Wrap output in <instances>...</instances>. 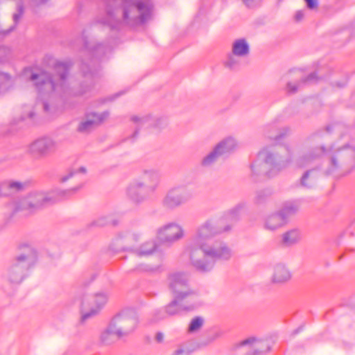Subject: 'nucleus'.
I'll return each instance as SVG.
<instances>
[{
  "label": "nucleus",
  "instance_id": "2eb2a0df",
  "mask_svg": "<svg viewBox=\"0 0 355 355\" xmlns=\"http://www.w3.org/2000/svg\"><path fill=\"white\" fill-rule=\"evenodd\" d=\"M49 66H53L56 72V75L49 81L53 90H58L59 88L62 89L66 80L67 72L71 67L69 62H56L53 59L48 60Z\"/></svg>",
  "mask_w": 355,
  "mask_h": 355
},
{
  "label": "nucleus",
  "instance_id": "20e7f679",
  "mask_svg": "<svg viewBox=\"0 0 355 355\" xmlns=\"http://www.w3.org/2000/svg\"><path fill=\"white\" fill-rule=\"evenodd\" d=\"M232 225H221L220 220L216 218H209L200 224L196 229L192 237V243L194 245L230 246L226 242L221 240H214L213 238L223 232L231 230Z\"/></svg>",
  "mask_w": 355,
  "mask_h": 355
},
{
  "label": "nucleus",
  "instance_id": "79ce46f5",
  "mask_svg": "<svg viewBox=\"0 0 355 355\" xmlns=\"http://www.w3.org/2000/svg\"><path fill=\"white\" fill-rule=\"evenodd\" d=\"M23 15H24L23 6H22V5L19 4V5L17 6V12L13 14V16H12L13 21L15 22V26H14L15 27L18 24L19 20L22 17Z\"/></svg>",
  "mask_w": 355,
  "mask_h": 355
},
{
  "label": "nucleus",
  "instance_id": "2f4dec72",
  "mask_svg": "<svg viewBox=\"0 0 355 355\" xmlns=\"http://www.w3.org/2000/svg\"><path fill=\"white\" fill-rule=\"evenodd\" d=\"M243 58V57L230 51L223 60V64L226 69L234 70L240 67Z\"/></svg>",
  "mask_w": 355,
  "mask_h": 355
},
{
  "label": "nucleus",
  "instance_id": "c756f323",
  "mask_svg": "<svg viewBox=\"0 0 355 355\" xmlns=\"http://www.w3.org/2000/svg\"><path fill=\"white\" fill-rule=\"evenodd\" d=\"M152 116L151 114L134 115L131 117V121L138 128L151 132Z\"/></svg>",
  "mask_w": 355,
  "mask_h": 355
},
{
  "label": "nucleus",
  "instance_id": "3c124183",
  "mask_svg": "<svg viewBox=\"0 0 355 355\" xmlns=\"http://www.w3.org/2000/svg\"><path fill=\"white\" fill-rule=\"evenodd\" d=\"M164 335L163 333H162V332L157 333V334L155 336V340L157 343H162L164 340Z\"/></svg>",
  "mask_w": 355,
  "mask_h": 355
},
{
  "label": "nucleus",
  "instance_id": "c03bdc74",
  "mask_svg": "<svg viewBox=\"0 0 355 355\" xmlns=\"http://www.w3.org/2000/svg\"><path fill=\"white\" fill-rule=\"evenodd\" d=\"M248 8H254L260 4L261 0H242Z\"/></svg>",
  "mask_w": 355,
  "mask_h": 355
},
{
  "label": "nucleus",
  "instance_id": "37998d69",
  "mask_svg": "<svg viewBox=\"0 0 355 355\" xmlns=\"http://www.w3.org/2000/svg\"><path fill=\"white\" fill-rule=\"evenodd\" d=\"M305 15H306L305 10H297L293 15V20L296 23H300L304 19Z\"/></svg>",
  "mask_w": 355,
  "mask_h": 355
},
{
  "label": "nucleus",
  "instance_id": "c9c22d12",
  "mask_svg": "<svg viewBox=\"0 0 355 355\" xmlns=\"http://www.w3.org/2000/svg\"><path fill=\"white\" fill-rule=\"evenodd\" d=\"M115 329L112 327V324L110 322L109 326L101 332L100 336V340L104 345H110L114 341L116 338V334Z\"/></svg>",
  "mask_w": 355,
  "mask_h": 355
},
{
  "label": "nucleus",
  "instance_id": "4468645a",
  "mask_svg": "<svg viewBox=\"0 0 355 355\" xmlns=\"http://www.w3.org/2000/svg\"><path fill=\"white\" fill-rule=\"evenodd\" d=\"M109 116L108 111L87 113L79 123L77 130L80 132L87 133L107 120Z\"/></svg>",
  "mask_w": 355,
  "mask_h": 355
},
{
  "label": "nucleus",
  "instance_id": "49530a36",
  "mask_svg": "<svg viewBox=\"0 0 355 355\" xmlns=\"http://www.w3.org/2000/svg\"><path fill=\"white\" fill-rule=\"evenodd\" d=\"M299 83H288L287 85V90L290 93H295L299 87Z\"/></svg>",
  "mask_w": 355,
  "mask_h": 355
},
{
  "label": "nucleus",
  "instance_id": "052dcab7",
  "mask_svg": "<svg viewBox=\"0 0 355 355\" xmlns=\"http://www.w3.org/2000/svg\"><path fill=\"white\" fill-rule=\"evenodd\" d=\"M33 115H34V114H33V113H30V114H29V117L32 118V117H33Z\"/></svg>",
  "mask_w": 355,
  "mask_h": 355
},
{
  "label": "nucleus",
  "instance_id": "72a5a7b5",
  "mask_svg": "<svg viewBox=\"0 0 355 355\" xmlns=\"http://www.w3.org/2000/svg\"><path fill=\"white\" fill-rule=\"evenodd\" d=\"M220 156H222L221 153L214 146L211 151L202 157L200 164L204 167L211 166L218 162Z\"/></svg>",
  "mask_w": 355,
  "mask_h": 355
},
{
  "label": "nucleus",
  "instance_id": "f257e3e1",
  "mask_svg": "<svg viewBox=\"0 0 355 355\" xmlns=\"http://www.w3.org/2000/svg\"><path fill=\"white\" fill-rule=\"evenodd\" d=\"M151 9L150 3L140 0H109L106 7L107 19L105 23L111 25L114 21L136 26L150 17Z\"/></svg>",
  "mask_w": 355,
  "mask_h": 355
},
{
  "label": "nucleus",
  "instance_id": "603ef678",
  "mask_svg": "<svg viewBox=\"0 0 355 355\" xmlns=\"http://www.w3.org/2000/svg\"><path fill=\"white\" fill-rule=\"evenodd\" d=\"M46 252L48 253V256L51 259H53L56 257H58L59 256V253L58 252H50V249L49 248H48L47 250H46Z\"/></svg>",
  "mask_w": 355,
  "mask_h": 355
},
{
  "label": "nucleus",
  "instance_id": "13d9d810",
  "mask_svg": "<svg viewBox=\"0 0 355 355\" xmlns=\"http://www.w3.org/2000/svg\"><path fill=\"white\" fill-rule=\"evenodd\" d=\"M40 104L42 105V108H44V101L43 100H41L40 101Z\"/></svg>",
  "mask_w": 355,
  "mask_h": 355
},
{
  "label": "nucleus",
  "instance_id": "f3484780",
  "mask_svg": "<svg viewBox=\"0 0 355 355\" xmlns=\"http://www.w3.org/2000/svg\"><path fill=\"white\" fill-rule=\"evenodd\" d=\"M152 193L143 184V182H140L138 179L130 182L126 189L127 196L135 203L146 200Z\"/></svg>",
  "mask_w": 355,
  "mask_h": 355
},
{
  "label": "nucleus",
  "instance_id": "4d7b16f0",
  "mask_svg": "<svg viewBox=\"0 0 355 355\" xmlns=\"http://www.w3.org/2000/svg\"><path fill=\"white\" fill-rule=\"evenodd\" d=\"M347 83V81L346 80H344L341 84H338L337 86L339 87H342L343 86H345Z\"/></svg>",
  "mask_w": 355,
  "mask_h": 355
},
{
  "label": "nucleus",
  "instance_id": "7c9ffc66",
  "mask_svg": "<svg viewBox=\"0 0 355 355\" xmlns=\"http://www.w3.org/2000/svg\"><path fill=\"white\" fill-rule=\"evenodd\" d=\"M318 179V172L313 168L306 171L301 178L300 182L303 187L311 188L315 186Z\"/></svg>",
  "mask_w": 355,
  "mask_h": 355
},
{
  "label": "nucleus",
  "instance_id": "a211bd4d",
  "mask_svg": "<svg viewBox=\"0 0 355 355\" xmlns=\"http://www.w3.org/2000/svg\"><path fill=\"white\" fill-rule=\"evenodd\" d=\"M27 188L25 182L8 179L0 182V197H12L24 191Z\"/></svg>",
  "mask_w": 355,
  "mask_h": 355
},
{
  "label": "nucleus",
  "instance_id": "c85d7f7f",
  "mask_svg": "<svg viewBox=\"0 0 355 355\" xmlns=\"http://www.w3.org/2000/svg\"><path fill=\"white\" fill-rule=\"evenodd\" d=\"M28 152L33 159L42 157L44 153V139L40 137L33 141L29 146Z\"/></svg>",
  "mask_w": 355,
  "mask_h": 355
},
{
  "label": "nucleus",
  "instance_id": "de8ad7c7",
  "mask_svg": "<svg viewBox=\"0 0 355 355\" xmlns=\"http://www.w3.org/2000/svg\"><path fill=\"white\" fill-rule=\"evenodd\" d=\"M304 1L309 9H315L318 8V4L317 0H304Z\"/></svg>",
  "mask_w": 355,
  "mask_h": 355
},
{
  "label": "nucleus",
  "instance_id": "f704fd0d",
  "mask_svg": "<svg viewBox=\"0 0 355 355\" xmlns=\"http://www.w3.org/2000/svg\"><path fill=\"white\" fill-rule=\"evenodd\" d=\"M300 205L297 201H288L283 205L279 211L284 216L285 220L287 221V218L295 214L298 211Z\"/></svg>",
  "mask_w": 355,
  "mask_h": 355
},
{
  "label": "nucleus",
  "instance_id": "1a4fd4ad",
  "mask_svg": "<svg viewBox=\"0 0 355 355\" xmlns=\"http://www.w3.org/2000/svg\"><path fill=\"white\" fill-rule=\"evenodd\" d=\"M109 293L101 291L83 297L81 302V319L85 321L98 314L109 300Z\"/></svg>",
  "mask_w": 355,
  "mask_h": 355
},
{
  "label": "nucleus",
  "instance_id": "7ed1b4c3",
  "mask_svg": "<svg viewBox=\"0 0 355 355\" xmlns=\"http://www.w3.org/2000/svg\"><path fill=\"white\" fill-rule=\"evenodd\" d=\"M291 162V157H284L279 153L263 148L259 153L257 159L251 165V170L254 175L272 176L286 168Z\"/></svg>",
  "mask_w": 355,
  "mask_h": 355
},
{
  "label": "nucleus",
  "instance_id": "bb28decb",
  "mask_svg": "<svg viewBox=\"0 0 355 355\" xmlns=\"http://www.w3.org/2000/svg\"><path fill=\"white\" fill-rule=\"evenodd\" d=\"M222 155L234 152L238 148V141L233 137H227L214 146Z\"/></svg>",
  "mask_w": 355,
  "mask_h": 355
},
{
  "label": "nucleus",
  "instance_id": "473e14b6",
  "mask_svg": "<svg viewBox=\"0 0 355 355\" xmlns=\"http://www.w3.org/2000/svg\"><path fill=\"white\" fill-rule=\"evenodd\" d=\"M282 243L287 246L297 243L301 239V234L298 230L293 229L284 233L282 236Z\"/></svg>",
  "mask_w": 355,
  "mask_h": 355
},
{
  "label": "nucleus",
  "instance_id": "aec40b11",
  "mask_svg": "<svg viewBox=\"0 0 355 355\" xmlns=\"http://www.w3.org/2000/svg\"><path fill=\"white\" fill-rule=\"evenodd\" d=\"M140 182L147 187L148 190L153 193L157 190L160 182L159 172L155 168H144L142 170L140 178L138 179Z\"/></svg>",
  "mask_w": 355,
  "mask_h": 355
},
{
  "label": "nucleus",
  "instance_id": "cd10ccee",
  "mask_svg": "<svg viewBox=\"0 0 355 355\" xmlns=\"http://www.w3.org/2000/svg\"><path fill=\"white\" fill-rule=\"evenodd\" d=\"M77 189H72L69 190H59V189H53L49 191L46 194V203L49 202L51 204L58 202L66 197L69 196L71 193H74Z\"/></svg>",
  "mask_w": 355,
  "mask_h": 355
},
{
  "label": "nucleus",
  "instance_id": "b1692460",
  "mask_svg": "<svg viewBox=\"0 0 355 355\" xmlns=\"http://www.w3.org/2000/svg\"><path fill=\"white\" fill-rule=\"evenodd\" d=\"M291 275L284 264L277 263L273 268L271 281L275 284H282L288 281Z\"/></svg>",
  "mask_w": 355,
  "mask_h": 355
},
{
  "label": "nucleus",
  "instance_id": "f03ea898",
  "mask_svg": "<svg viewBox=\"0 0 355 355\" xmlns=\"http://www.w3.org/2000/svg\"><path fill=\"white\" fill-rule=\"evenodd\" d=\"M189 264L196 270L200 272L211 271L216 261H229L234 256V252L231 246L201 245L191 243L186 248Z\"/></svg>",
  "mask_w": 355,
  "mask_h": 355
},
{
  "label": "nucleus",
  "instance_id": "a18cd8bd",
  "mask_svg": "<svg viewBox=\"0 0 355 355\" xmlns=\"http://www.w3.org/2000/svg\"><path fill=\"white\" fill-rule=\"evenodd\" d=\"M75 172L73 171H69L66 173V174L62 175V177L60 179V181L62 183L66 182L67 180H69L70 178H71Z\"/></svg>",
  "mask_w": 355,
  "mask_h": 355
},
{
  "label": "nucleus",
  "instance_id": "a19ab883",
  "mask_svg": "<svg viewBox=\"0 0 355 355\" xmlns=\"http://www.w3.org/2000/svg\"><path fill=\"white\" fill-rule=\"evenodd\" d=\"M204 320L200 317L193 318L189 324V331H198L203 325Z\"/></svg>",
  "mask_w": 355,
  "mask_h": 355
},
{
  "label": "nucleus",
  "instance_id": "dca6fc26",
  "mask_svg": "<svg viewBox=\"0 0 355 355\" xmlns=\"http://www.w3.org/2000/svg\"><path fill=\"white\" fill-rule=\"evenodd\" d=\"M313 140V137H309L305 141L303 145L304 151L295 162V164L297 167L303 168L309 166L313 160L324 153L322 148L311 146Z\"/></svg>",
  "mask_w": 355,
  "mask_h": 355
},
{
  "label": "nucleus",
  "instance_id": "5fc2aeb1",
  "mask_svg": "<svg viewBox=\"0 0 355 355\" xmlns=\"http://www.w3.org/2000/svg\"><path fill=\"white\" fill-rule=\"evenodd\" d=\"M78 171L80 173H85L87 172V169L85 167L81 166L78 168Z\"/></svg>",
  "mask_w": 355,
  "mask_h": 355
},
{
  "label": "nucleus",
  "instance_id": "4c0bfd02",
  "mask_svg": "<svg viewBox=\"0 0 355 355\" xmlns=\"http://www.w3.org/2000/svg\"><path fill=\"white\" fill-rule=\"evenodd\" d=\"M168 125L166 117L153 116H152V132H158L164 129Z\"/></svg>",
  "mask_w": 355,
  "mask_h": 355
},
{
  "label": "nucleus",
  "instance_id": "ea45409f",
  "mask_svg": "<svg viewBox=\"0 0 355 355\" xmlns=\"http://www.w3.org/2000/svg\"><path fill=\"white\" fill-rule=\"evenodd\" d=\"M11 78L6 73H0V92L6 91L10 85Z\"/></svg>",
  "mask_w": 355,
  "mask_h": 355
},
{
  "label": "nucleus",
  "instance_id": "6e6552de",
  "mask_svg": "<svg viewBox=\"0 0 355 355\" xmlns=\"http://www.w3.org/2000/svg\"><path fill=\"white\" fill-rule=\"evenodd\" d=\"M141 237L138 231L130 230L121 232L119 234V239L121 241L123 250L129 252L137 258L146 257L152 255L157 249L156 243L153 241H147L136 246Z\"/></svg>",
  "mask_w": 355,
  "mask_h": 355
},
{
  "label": "nucleus",
  "instance_id": "412c9836",
  "mask_svg": "<svg viewBox=\"0 0 355 355\" xmlns=\"http://www.w3.org/2000/svg\"><path fill=\"white\" fill-rule=\"evenodd\" d=\"M286 223L284 216L278 211L267 214L263 218V226L268 231L275 232L284 227Z\"/></svg>",
  "mask_w": 355,
  "mask_h": 355
},
{
  "label": "nucleus",
  "instance_id": "ddd939ff",
  "mask_svg": "<svg viewBox=\"0 0 355 355\" xmlns=\"http://www.w3.org/2000/svg\"><path fill=\"white\" fill-rule=\"evenodd\" d=\"M12 260L28 270L38 263L39 252L32 245L21 243L17 247V252Z\"/></svg>",
  "mask_w": 355,
  "mask_h": 355
},
{
  "label": "nucleus",
  "instance_id": "0eeeda50",
  "mask_svg": "<svg viewBox=\"0 0 355 355\" xmlns=\"http://www.w3.org/2000/svg\"><path fill=\"white\" fill-rule=\"evenodd\" d=\"M44 204V193L42 191H33L20 200H12L6 203L3 214L8 220L19 211H24L26 216H33L42 209Z\"/></svg>",
  "mask_w": 355,
  "mask_h": 355
},
{
  "label": "nucleus",
  "instance_id": "a878e982",
  "mask_svg": "<svg viewBox=\"0 0 355 355\" xmlns=\"http://www.w3.org/2000/svg\"><path fill=\"white\" fill-rule=\"evenodd\" d=\"M24 76L31 80L36 90L40 94L44 87V73L43 72L36 73L31 69L24 70Z\"/></svg>",
  "mask_w": 355,
  "mask_h": 355
},
{
  "label": "nucleus",
  "instance_id": "39448f33",
  "mask_svg": "<svg viewBox=\"0 0 355 355\" xmlns=\"http://www.w3.org/2000/svg\"><path fill=\"white\" fill-rule=\"evenodd\" d=\"M189 282L188 275L182 272H172L167 278L168 288L173 296L193 301V306L202 305V292L199 288L190 287Z\"/></svg>",
  "mask_w": 355,
  "mask_h": 355
},
{
  "label": "nucleus",
  "instance_id": "6ab92c4d",
  "mask_svg": "<svg viewBox=\"0 0 355 355\" xmlns=\"http://www.w3.org/2000/svg\"><path fill=\"white\" fill-rule=\"evenodd\" d=\"M174 299L164 308L167 316L175 315L182 311H191L200 306H193V301L186 299H178L177 296H173Z\"/></svg>",
  "mask_w": 355,
  "mask_h": 355
},
{
  "label": "nucleus",
  "instance_id": "8fccbe9b",
  "mask_svg": "<svg viewBox=\"0 0 355 355\" xmlns=\"http://www.w3.org/2000/svg\"><path fill=\"white\" fill-rule=\"evenodd\" d=\"M222 334L220 331H216L210 336L209 341H213L221 336Z\"/></svg>",
  "mask_w": 355,
  "mask_h": 355
},
{
  "label": "nucleus",
  "instance_id": "393cba45",
  "mask_svg": "<svg viewBox=\"0 0 355 355\" xmlns=\"http://www.w3.org/2000/svg\"><path fill=\"white\" fill-rule=\"evenodd\" d=\"M231 51L235 53L236 55L246 58L250 52V43L248 40L244 37L235 39L232 42Z\"/></svg>",
  "mask_w": 355,
  "mask_h": 355
},
{
  "label": "nucleus",
  "instance_id": "864d4df0",
  "mask_svg": "<svg viewBox=\"0 0 355 355\" xmlns=\"http://www.w3.org/2000/svg\"><path fill=\"white\" fill-rule=\"evenodd\" d=\"M315 75L314 73L313 74H311L310 76H309V77L307 78H306L305 80H304L302 82L303 83H305V82H309V81H311L313 78H315Z\"/></svg>",
  "mask_w": 355,
  "mask_h": 355
},
{
  "label": "nucleus",
  "instance_id": "f8f14e48",
  "mask_svg": "<svg viewBox=\"0 0 355 355\" xmlns=\"http://www.w3.org/2000/svg\"><path fill=\"white\" fill-rule=\"evenodd\" d=\"M184 236L183 227L176 222L165 223L156 230V237L162 243L173 244L183 239Z\"/></svg>",
  "mask_w": 355,
  "mask_h": 355
},
{
  "label": "nucleus",
  "instance_id": "09e8293b",
  "mask_svg": "<svg viewBox=\"0 0 355 355\" xmlns=\"http://www.w3.org/2000/svg\"><path fill=\"white\" fill-rule=\"evenodd\" d=\"M95 223L98 226H104L108 223L107 218L106 216H101L95 221Z\"/></svg>",
  "mask_w": 355,
  "mask_h": 355
},
{
  "label": "nucleus",
  "instance_id": "9d476101",
  "mask_svg": "<svg viewBox=\"0 0 355 355\" xmlns=\"http://www.w3.org/2000/svg\"><path fill=\"white\" fill-rule=\"evenodd\" d=\"M115 329L116 338H121L130 336L137 328L139 318L132 311H124L116 315L111 321Z\"/></svg>",
  "mask_w": 355,
  "mask_h": 355
},
{
  "label": "nucleus",
  "instance_id": "5701e85b",
  "mask_svg": "<svg viewBox=\"0 0 355 355\" xmlns=\"http://www.w3.org/2000/svg\"><path fill=\"white\" fill-rule=\"evenodd\" d=\"M27 270L24 266L12 259L8 270V278L10 282L19 284L24 279Z\"/></svg>",
  "mask_w": 355,
  "mask_h": 355
},
{
  "label": "nucleus",
  "instance_id": "bf43d9fd",
  "mask_svg": "<svg viewBox=\"0 0 355 355\" xmlns=\"http://www.w3.org/2000/svg\"><path fill=\"white\" fill-rule=\"evenodd\" d=\"M284 130H285V135H286V134H287V133H288V132H290V129H289L288 128H286L284 129Z\"/></svg>",
  "mask_w": 355,
  "mask_h": 355
},
{
  "label": "nucleus",
  "instance_id": "4be33fe9",
  "mask_svg": "<svg viewBox=\"0 0 355 355\" xmlns=\"http://www.w3.org/2000/svg\"><path fill=\"white\" fill-rule=\"evenodd\" d=\"M248 346V351L254 354L268 351V346L265 341L251 337L239 343L238 347Z\"/></svg>",
  "mask_w": 355,
  "mask_h": 355
},
{
  "label": "nucleus",
  "instance_id": "9b49d317",
  "mask_svg": "<svg viewBox=\"0 0 355 355\" xmlns=\"http://www.w3.org/2000/svg\"><path fill=\"white\" fill-rule=\"evenodd\" d=\"M191 198L190 190L183 187H175L168 190L162 205L166 209L173 210L187 203Z\"/></svg>",
  "mask_w": 355,
  "mask_h": 355
},
{
  "label": "nucleus",
  "instance_id": "e433bc0d",
  "mask_svg": "<svg viewBox=\"0 0 355 355\" xmlns=\"http://www.w3.org/2000/svg\"><path fill=\"white\" fill-rule=\"evenodd\" d=\"M160 268V265H150L144 262H138L132 266V270L139 272L153 273L159 271Z\"/></svg>",
  "mask_w": 355,
  "mask_h": 355
},
{
  "label": "nucleus",
  "instance_id": "680f3d73",
  "mask_svg": "<svg viewBox=\"0 0 355 355\" xmlns=\"http://www.w3.org/2000/svg\"><path fill=\"white\" fill-rule=\"evenodd\" d=\"M86 90H83L80 92V94H83L84 92H85Z\"/></svg>",
  "mask_w": 355,
  "mask_h": 355
},
{
  "label": "nucleus",
  "instance_id": "423d86ee",
  "mask_svg": "<svg viewBox=\"0 0 355 355\" xmlns=\"http://www.w3.org/2000/svg\"><path fill=\"white\" fill-rule=\"evenodd\" d=\"M355 167V147L344 146L335 147L329 158L328 174L343 176L349 173Z\"/></svg>",
  "mask_w": 355,
  "mask_h": 355
},
{
  "label": "nucleus",
  "instance_id": "6e6d98bb",
  "mask_svg": "<svg viewBox=\"0 0 355 355\" xmlns=\"http://www.w3.org/2000/svg\"><path fill=\"white\" fill-rule=\"evenodd\" d=\"M8 51H9V50L7 48L3 47V46L0 47V52H3L5 53H8Z\"/></svg>",
  "mask_w": 355,
  "mask_h": 355
},
{
  "label": "nucleus",
  "instance_id": "58836bf2",
  "mask_svg": "<svg viewBox=\"0 0 355 355\" xmlns=\"http://www.w3.org/2000/svg\"><path fill=\"white\" fill-rule=\"evenodd\" d=\"M167 316L164 308L155 310L149 318L150 324L156 323L162 320L165 319Z\"/></svg>",
  "mask_w": 355,
  "mask_h": 355
}]
</instances>
